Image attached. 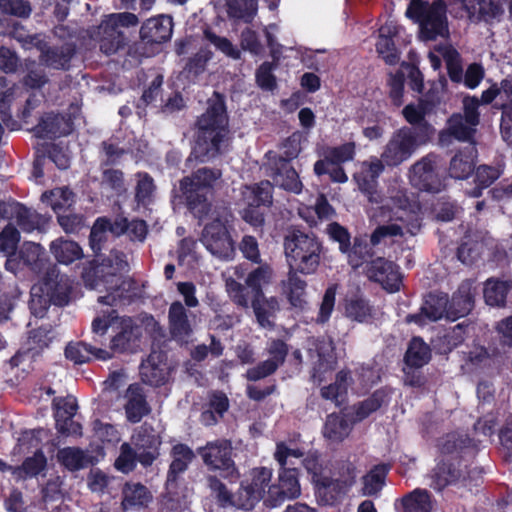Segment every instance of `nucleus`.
Here are the masks:
<instances>
[{
	"label": "nucleus",
	"mask_w": 512,
	"mask_h": 512,
	"mask_svg": "<svg viewBox=\"0 0 512 512\" xmlns=\"http://www.w3.org/2000/svg\"><path fill=\"white\" fill-rule=\"evenodd\" d=\"M373 217L379 223L371 234L373 245L379 244L386 237L416 235L421 227L420 206L403 191L391 196Z\"/></svg>",
	"instance_id": "1"
},
{
	"label": "nucleus",
	"mask_w": 512,
	"mask_h": 512,
	"mask_svg": "<svg viewBox=\"0 0 512 512\" xmlns=\"http://www.w3.org/2000/svg\"><path fill=\"white\" fill-rule=\"evenodd\" d=\"M197 140L192 154L201 162L224 152L229 144L228 116L224 98L215 92L197 120Z\"/></svg>",
	"instance_id": "2"
},
{
	"label": "nucleus",
	"mask_w": 512,
	"mask_h": 512,
	"mask_svg": "<svg viewBox=\"0 0 512 512\" xmlns=\"http://www.w3.org/2000/svg\"><path fill=\"white\" fill-rule=\"evenodd\" d=\"M289 268L304 275L314 274L320 264L322 244L313 235L292 231L284 239Z\"/></svg>",
	"instance_id": "3"
},
{
	"label": "nucleus",
	"mask_w": 512,
	"mask_h": 512,
	"mask_svg": "<svg viewBox=\"0 0 512 512\" xmlns=\"http://www.w3.org/2000/svg\"><path fill=\"white\" fill-rule=\"evenodd\" d=\"M405 14L419 24L422 40L431 41L448 37L446 6L441 0L432 3L411 0Z\"/></svg>",
	"instance_id": "4"
},
{
	"label": "nucleus",
	"mask_w": 512,
	"mask_h": 512,
	"mask_svg": "<svg viewBox=\"0 0 512 512\" xmlns=\"http://www.w3.org/2000/svg\"><path fill=\"white\" fill-rule=\"evenodd\" d=\"M221 176L220 170L204 167L180 181V190L195 217L202 219L208 214L210 203L205 191L212 189Z\"/></svg>",
	"instance_id": "5"
},
{
	"label": "nucleus",
	"mask_w": 512,
	"mask_h": 512,
	"mask_svg": "<svg viewBox=\"0 0 512 512\" xmlns=\"http://www.w3.org/2000/svg\"><path fill=\"white\" fill-rule=\"evenodd\" d=\"M273 278V271L268 265H262L248 273L245 284H242L232 277L226 278L225 288L231 301L243 309L250 308V292L253 297L262 296L263 288Z\"/></svg>",
	"instance_id": "6"
},
{
	"label": "nucleus",
	"mask_w": 512,
	"mask_h": 512,
	"mask_svg": "<svg viewBox=\"0 0 512 512\" xmlns=\"http://www.w3.org/2000/svg\"><path fill=\"white\" fill-rule=\"evenodd\" d=\"M479 100L476 97H465L463 99V114H453L447 121V127L440 133L441 143H445L448 137L458 141H471L476 127L480 123L478 111Z\"/></svg>",
	"instance_id": "7"
},
{
	"label": "nucleus",
	"mask_w": 512,
	"mask_h": 512,
	"mask_svg": "<svg viewBox=\"0 0 512 512\" xmlns=\"http://www.w3.org/2000/svg\"><path fill=\"white\" fill-rule=\"evenodd\" d=\"M425 141L415 129L396 130L383 148L381 158L387 166L395 167L407 161Z\"/></svg>",
	"instance_id": "8"
},
{
	"label": "nucleus",
	"mask_w": 512,
	"mask_h": 512,
	"mask_svg": "<svg viewBox=\"0 0 512 512\" xmlns=\"http://www.w3.org/2000/svg\"><path fill=\"white\" fill-rule=\"evenodd\" d=\"M138 18L132 13L109 15L98 27L100 49L106 55L114 54L123 44L124 38L119 27L135 26Z\"/></svg>",
	"instance_id": "9"
},
{
	"label": "nucleus",
	"mask_w": 512,
	"mask_h": 512,
	"mask_svg": "<svg viewBox=\"0 0 512 512\" xmlns=\"http://www.w3.org/2000/svg\"><path fill=\"white\" fill-rule=\"evenodd\" d=\"M102 266H108L113 269L108 280L97 281L95 285L91 286L93 289L101 291L100 287L106 288L107 294L100 296L98 302L114 306L119 300L123 298V286L126 284L119 276L116 275L117 271H122L127 267V261L123 252L118 250H111L109 256L103 260Z\"/></svg>",
	"instance_id": "10"
},
{
	"label": "nucleus",
	"mask_w": 512,
	"mask_h": 512,
	"mask_svg": "<svg viewBox=\"0 0 512 512\" xmlns=\"http://www.w3.org/2000/svg\"><path fill=\"white\" fill-rule=\"evenodd\" d=\"M232 443L227 439H218L208 442L205 446L198 448L204 464L212 471H222L227 476L237 472L235 462L232 458Z\"/></svg>",
	"instance_id": "11"
},
{
	"label": "nucleus",
	"mask_w": 512,
	"mask_h": 512,
	"mask_svg": "<svg viewBox=\"0 0 512 512\" xmlns=\"http://www.w3.org/2000/svg\"><path fill=\"white\" fill-rule=\"evenodd\" d=\"M227 219L215 218L203 230L201 241L206 249L214 256L228 260L233 258L235 248L227 231Z\"/></svg>",
	"instance_id": "12"
},
{
	"label": "nucleus",
	"mask_w": 512,
	"mask_h": 512,
	"mask_svg": "<svg viewBox=\"0 0 512 512\" xmlns=\"http://www.w3.org/2000/svg\"><path fill=\"white\" fill-rule=\"evenodd\" d=\"M437 157L428 154L415 162L409 170V179L412 186L421 191L439 193L445 184L436 171Z\"/></svg>",
	"instance_id": "13"
},
{
	"label": "nucleus",
	"mask_w": 512,
	"mask_h": 512,
	"mask_svg": "<svg viewBox=\"0 0 512 512\" xmlns=\"http://www.w3.org/2000/svg\"><path fill=\"white\" fill-rule=\"evenodd\" d=\"M272 479V471L268 468L261 467L252 471V479L250 483L242 484L238 491V504L237 507L250 510L261 499L265 503L267 491Z\"/></svg>",
	"instance_id": "14"
},
{
	"label": "nucleus",
	"mask_w": 512,
	"mask_h": 512,
	"mask_svg": "<svg viewBox=\"0 0 512 512\" xmlns=\"http://www.w3.org/2000/svg\"><path fill=\"white\" fill-rule=\"evenodd\" d=\"M138 452V462L144 467L151 466L159 457L160 436L151 425L144 423L131 437V446Z\"/></svg>",
	"instance_id": "15"
},
{
	"label": "nucleus",
	"mask_w": 512,
	"mask_h": 512,
	"mask_svg": "<svg viewBox=\"0 0 512 512\" xmlns=\"http://www.w3.org/2000/svg\"><path fill=\"white\" fill-rule=\"evenodd\" d=\"M384 164L382 158L370 157L360 163L359 170L354 174V180L359 189L367 195L370 202L379 203L382 201L376 186L378 177L384 171Z\"/></svg>",
	"instance_id": "16"
},
{
	"label": "nucleus",
	"mask_w": 512,
	"mask_h": 512,
	"mask_svg": "<svg viewBox=\"0 0 512 512\" xmlns=\"http://www.w3.org/2000/svg\"><path fill=\"white\" fill-rule=\"evenodd\" d=\"M364 272L367 277L381 286L388 292H396L401 285V276L397 266L382 257L365 262Z\"/></svg>",
	"instance_id": "17"
},
{
	"label": "nucleus",
	"mask_w": 512,
	"mask_h": 512,
	"mask_svg": "<svg viewBox=\"0 0 512 512\" xmlns=\"http://www.w3.org/2000/svg\"><path fill=\"white\" fill-rule=\"evenodd\" d=\"M301 494V488L295 470L286 469L280 475L277 484L267 491L265 506L274 508L284 501L295 499Z\"/></svg>",
	"instance_id": "18"
},
{
	"label": "nucleus",
	"mask_w": 512,
	"mask_h": 512,
	"mask_svg": "<svg viewBox=\"0 0 512 512\" xmlns=\"http://www.w3.org/2000/svg\"><path fill=\"white\" fill-rule=\"evenodd\" d=\"M0 216L15 222L24 232L38 230L44 222L43 217L36 211L14 201L0 202Z\"/></svg>",
	"instance_id": "19"
},
{
	"label": "nucleus",
	"mask_w": 512,
	"mask_h": 512,
	"mask_svg": "<svg viewBox=\"0 0 512 512\" xmlns=\"http://www.w3.org/2000/svg\"><path fill=\"white\" fill-rule=\"evenodd\" d=\"M448 296L445 293H431L422 304L419 312L406 316L407 323L425 326L430 322L447 317Z\"/></svg>",
	"instance_id": "20"
},
{
	"label": "nucleus",
	"mask_w": 512,
	"mask_h": 512,
	"mask_svg": "<svg viewBox=\"0 0 512 512\" xmlns=\"http://www.w3.org/2000/svg\"><path fill=\"white\" fill-rule=\"evenodd\" d=\"M268 169V176L271 177L275 186L295 194L302 191L303 184L299 175L287 160L282 158L269 159Z\"/></svg>",
	"instance_id": "21"
},
{
	"label": "nucleus",
	"mask_w": 512,
	"mask_h": 512,
	"mask_svg": "<svg viewBox=\"0 0 512 512\" xmlns=\"http://www.w3.org/2000/svg\"><path fill=\"white\" fill-rule=\"evenodd\" d=\"M462 460L458 457L441 460L432 475L435 489L441 490L449 484L473 477L474 471L467 472V465H462Z\"/></svg>",
	"instance_id": "22"
},
{
	"label": "nucleus",
	"mask_w": 512,
	"mask_h": 512,
	"mask_svg": "<svg viewBox=\"0 0 512 512\" xmlns=\"http://www.w3.org/2000/svg\"><path fill=\"white\" fill-rule=\"evenodd\" d=\"M351 477L339 483L330 476H318L315 478L316 498L319 504L332 506L347 493L351 487Z\"/></svg>",
	"instance_id": "23"
},
{
	"label": "nucleus",
	"mask_w": 512,
	"mask_h": 512,
	"mask_svg": "<svg viewBox=\"0 0 512 512\" xmlns=\"http://www.w3.org/2000/svg\"><path fill=\"white\" fill-rule=\"evenodd\" d=\"M170 374L166 354H148L140 365V375L144 383L160 386L166 383Z\"/></svg>",
	"instance_id": "24"
},
{
	"label": "nucleus",
	"mask_w": 512,
	"mask_h": 512,
	"mask_svg": "<svg viewBox=\"0 0 512 512\" xmlns=\"http://www.w3.org/2000/svg\"><path fill=\"white\" fill-rule=\"evenodd\" d=\"M194 314L188 313L180 301L173 302L168 311V324L174 339L184 340L193 332Z\"/></svg>",
	"instance_id": "25"
},
{
	"label": "nucleus",
	"mask_w": 512,
	"mask_h": 512,
	"mask_svg": "<svg viewBox=\"0 0 512 512\" xmlns=\"http://www.w3.org/2000/svg\"><path fill=\"white\" fill-rule=\"evenodd\" d=\"M172 459L166 477V487L175 488L178 478L183 474L195 458L194 451L186 444L177 443L170 450Z\"/></svg>",
	"instance_id": "26"
},
{
	"label": "nucleus",
	"mask_w": 512,
	"mask_h": 512,
	"mask_svg": "<svg viewBox=\"0 0 512 512\" xmlns=\"http://www.w3.org/2000/svg\"><path fill=\"white\" fill-rule=\"evenodd\" d=\"M42 285L54 305L64 306L69 302L71 281L66 275L59 274L53 268L47 273Z\"/></svg>",
	"instance_id": "27"
},
{
	"label": "nucleus",
	"mask_w": 512,
	"mask_h": 512,
	"mask_svg": "<svg viewBox=\"0 0 512 512\" xmlns=\"http://www.w3.org/2000/svg\"><path fill=\"white\" fill-rule=\"evenodd\" d=\"M121 494V508L123 511L147 508L153 500L150 490L139 482L125 483Z\"/></svg>",
	"instance_id": "28"
},
{
	"label": "nucleus",
	"mask_w": 512,
	"mask_h": 512,
	"mask_svg": "<svg viewBox=\"0 0 512 512\" xmlns=\"http://www.w3.org/2000/svg\"><path fill=\"white\" fill-rule=\"evenodd\" d=\"M474 306V292L472 283L463 282L457 292L453 294L451 301L448 300L447 318L454 321L467 315Z\"/></svg>",
	"instance_id": "29"
},
{
	"label": "nucleus",
	"mask_w": 512,
	"mask_h": 512,
	"mask_svg": "<svg viewBox=\"0 0 512 512\" xmlns=\"http://www.w3.org/2000/svg\"><path fill=\"white\" fill-rule=\"evenodd\" d=\"M172 28V18L161 15L147 20L141 27L140 36L148 43H162L170 39Z\"/></svg>",
	"instance_id": "30"
},
{
	"label": "nucleus",
	"mask_w": 512,
	"mask_h": 512,
	"mask_svg": "<svg viewBox=\"0 0 512 512\" xmlns=\"http://www.w3.org/2000/svg\"><path fill=\"white\" fill-rule=\"evenodd\" d=\"M72 131V122L59 114H45L34 128L37 137L56 138L69 134Z\"/></svg>",
	"instance_id": "31"
},
{
	"label": "nucleus",
	"mask_w": 512,
	"mask_h": 512,
	"mask_svg": "<svg viewBox=\"0 0 512 512\" xmlns=\"http://www.w3.org/2000/svg\"><path fill=\"white\" fill-rule=\"evenodd\" d=\"M75 52L74 45L65 43L61 46H47L39 55V64L48 68L65 70Z\"/></svg>",
	"instance_id": "32"
},
{
	"label": "nucleus",
	"mask_w": 512,
	"mask_h": 512,
	"mask_svg": "<svg viewBox=\"0 0 512 512\" xmlns=\"http://www.w3.org/2000/svg\"><path fill=\"white\" fill-rule=\"evenodd\" d=\"M127 402L124 406L128 421L139 422L150 411L143 390L138 384H131L125 394Z\"/></svg>",
	"instance_id": "33"
},
{
	"label": "nucleus",
	"mask_w": 512,
	"mask_h": 512,
	"mask_svg": "<svg viewBox=\"0 0 512 512\" xmlns=\"http://www.w3.org/2000/svg\"><path fill=\"white\" fill-rule=\"evenodd\" d=\"M472 441L467 434L450 433L443 437L439 442V449L443 459L455 458L464 459L471 448Z\"/></svg>",
	"instance_id": "34"
},
{
	"label": "nucleus",
	"mask_w": 512,
	"mask_h": 512,
	"mask_svg": "<svg viewBox=\"0 0 512 512\" xmlns=\"http://www.w3.org/2000/svg\"><path fill=\"white\" fill-rule=\"evenodd\" d=\"M250 307H252L258 324L263 328L272 326L271 318L279 310V301L276 297H265L264 294L250 299Z\"/></svg>",
	"instance_id": "35"
},
{
	"label": "nucleus",
	"mask_w": 512,
	"mask_h": 512,
	"mask_svg": "<svg viewBox=\"0 0 512 512\" xmlns=\"http://www.w3.org/2000/svg\"><path fill=\"white\" fill-rule=\"evenodd\" d=\"M50 252L61 264H71L83 257V250L75 241L60 237L50 244Z\"/></svg>",
	"instance_id": "36"
},
{
	"label": "nucleus",
	"mask_w": 512,
	"mask_h": 512,
	"mask_svg": "<svg viewBox=\"0 0 512 512\" xmlns=\"http://www.w3.org/2000/svg\"><path fill=\"white\" fill-rule=\"evenodd\" d=\"M404 383L412 387L423 385L424 379L419 369L430 361V354H405Z\"/></svg>",
	"instance_id": "37"
},
{
	"label": "nucleus",
	"mask_w": 512,
	"mask_h": 512,
	"mask_svg": "<svg viewBox=\"0 0 512 512\" xmlns=\"http://www.w3.org/2000/svg\"><path fill=\"white\" fill-rule=\"evenodd\" d=\"M475 152L473 147L457 152L450 161L449 175L459 180L468 178L474 169Z\"/></svg>",
	"instance_id": "38"
},
{
	"label": "nucleus",
	"mask_w": 512,
	"mask_h": 512,
	"mask_svg": "<svg viewBox=\"0 0 512 512\" xmlns=\"http://www.w3.org/2000/svg\"><path fill=\"white\" fill-rule=\"evenodd\" d=\"M351 430L352 423L344 415L332 413L326 418L323 435L330 441L341 442L349 436Z\"/></svg>",
	"instance_id": "39"
},
{
	"label": "nucleus",
	"mask_w": 512,
	"mask_h": 512,
	"mask_svg": "<svg viewBox=\"0 0 512 512\" xmlns=\"http://www.w3.org/2000/svg\"><path fill=\"white\" fill-rule=\"evenodd\" d=\"M464 8L470 17L490 21L502 14L501 5L495 0H464Z\"/></svg>",
	"instance_id": "40"
},
{
	"label": "nucleus",
	"mask_w": 512,
	"mask_h": 512,
	"mask_svg": "<svg viewBox=\"0 0 512 512\" xmlns=\"http://www.w3.org/2000/svg\"><path fill=\"white\" fill-rule=\"evenodd\" d=\"M242 196L247 206L270 205L272 203V185L263 181L255 186H245Z\"/></svg>",
	"instance_id": "41"
},
{
	"label": "nucleus",
	"mask_w": 512,
	"mask_h": 512,
	"mask_svg": "<svg viewBox=\"0 0 512 512\" xmlns=\"http://www.w3.org/2000/svg\"><path fill=\"white\" fill-rule=\"evenodd\" d=\"M58 461L68 470L77 471L90 464L91 457L77 447H66L57 452Z\"/></svg>",
	"instance_id": "42"
},
{
	"label": "nucleus",
	"mask_w": 512,
	"mask_h": 512,
	"mask_svg": "<svg viewBox=\"0 0 512 512\" xmlns=\"http://www.w3.org/2000/svg\"><path fill=\"white\" fill-rule=\"evenodd\" d=\"M512 283L509 280L488 279L484 286V299L490 306H502L505 303Z\"/></svg>",
	"instance_id": "43"
},
{
	"label": "nucleus",
	"mask_w": 512,
	"mask_h": 512,
	"mask_svg": "<svg viewBox=\"0 0 512 512\" xmlns=\"http://www.w3.org/2000/svg\"><path fill=\"white\" fill-rule=\"evenodd\" d=\"M402 512H431L433 503L427 490L415 489L401 499Z\"/></svg>",
	"instance_id": "44"
},
{
	"label": "nucleus",
	"mask_w": 512,
	"mask_h": 512,
	"mask_svg": "<svg viewBox=\"0 0 512 512\" xmlns=\"http://www.w3.org/2000/svg\"><path fill=\"white\" fill-rule=\"evenodd\" d=\"M228 16L250 23L258 11V0H225Z\"/></svg>",
	"instance_id": "45"
},
{
	"label": "nucleus",
	"mask_w": 512,
	"mask_h": 512,
	"mask_svg": "<svg viewBox=\"0 0 512 512\" xmlns=\"http://www.w3.org/2000/svg\"><path fill=\"white\" fill-rule=\"evenodd\" d=\"M42 200L46 201L52 209L59 215L69 209L75 202L74 193L67 187L55 188L42 195Z\"/></svg>",
	"instance_id": "46"
},
{
	"label": "nucleus",
	"mask_w": 512,
	"mask_h": 512,
	"mask_svg": "<svg viewBox=\"0 0 512 512\" xmlns=\"http://www.w3.org/2000/svg\"><path fill=\"white\" fill-rule=\"evenodd\" d=\"M43 256V247L34 242L24 243L18 254L23 264L30 267L36 273H40L45 265Z\"/></svg>",
	"instance_id": "47"
},
{
	"label": "nucleus",
	"mask_w": 512,
	"mask_h": 512,
	"mask_svg": "<svg viewBox=\"0 0 512 512\" xmlns=\"http://www.w3.org/2000/svg\"><path fill=\"white\" fill-rule=\"evenodd\" d=\"M388 470L389 465L379 464L374 466L369 473L363 477L362 493L364 496H374L382 490Z\"/></svg>",
	"instance_id": "48"
},
{
	"label": "nucleus",
	"mask_w": 512,
	"mask_h": 512,
	"mask_svg": "<svg viewBox=\"0 0 512 512\" xmlns=\"http://www.w3.org/2000/svg\"><path fill=\"white\" fill-rule=\"evenodd\" d=\"M505 163L497 160L493 164H482L475 169V181L482 188L492 185L503 173Z\"/></svg>",
	"instance_id": "49"
},
{
	"label": "nucleus",
	"mask_w": 512,
	"mask_h": 512,
	"mask_svg": "<svg viewBox=\"0 0 512 512\" xmlns=\"http://www.w3.org/2000/svg\"><path fill=\"white\" fill-rule=\"evenodd\" d=\"M437 52L440 53L446 63L450 79L454 82H461L464 73L460 63L459 53L451 46H439Z\"/></svg>",
	"instance_id": "50"
},
{
	"label": "nucleus",
	"mask_w": 512,
	"mask_h": 512,
	"mask_svg": "<svg viewBox=\"0 0 512 512\" xmlns=\"http://www.w3.org/2000/svg\"><path fill=\"white\" fill-rule=\"evenodd\" d=\"M312 363L311 378L313 381L321 383L326 378V374L335 369L337 358L335 354H313Z\"/></svg>",
	"instance_id": "51"
},
{
	"label": "nucleus",
	"mask_w": 512,
	"mask_h": 512,
	"mask_svg": "<svg viewBox=\"0 0 512 512\" xmlns=\"http://www.w3.org/2000/svg\"><path fill=\"white\" fill-rule=\"evenodd\" d=\"M204 37L210 44H212L218 51L223 53L225 56L233 60L241 59V50L236 45H234L228 38L219 36L209 29L204 31Z\"/></svg>",
	"instance_id": "52"
},
{
	"label": "nucleus",
	"mask_w": 512,
	"mask_h": 512,
	"mask_svg": "<svg viewBox=\"0 0 512 512\" xmlns=\"http://www.w3.org/2000/svg\"><path fill=\"white\" fill-rule=\"evenodd\" d=\"M53 304L49 295L45 293L42 283L34 285L31 288L30 310L37 318H43L49 308Z\"/></svg>",
	"instance_id": "53"
},
{
	"label": "nucleus",
	"mask_w": 512,
	"mask_h": 512,
	"mask_svg": "<svg viewBox=\"0 0 512 512\" xmlns=\"http://www.w3.org/2000/svg\"><path fill=\"white\" fill-rule=\"evenodd\" d=\"M299 271L290 269L288 279L283 282L285 292L292 305L300 306L302 303L301 297L305 293L306 282L298 276Z\"/></svg>",
	"instance_id": "54"
},
{
	"label": "nucleus",
	"mask_w": 512,
	"mask_h": 512,
	"mask_svg": "<svg viewBox=\"0 0 512 512\" xmlns=\"http://www.w3.org/2000/svg\"><path fill=\"white\" fill-rule=\"evenodd\" d=\"M346 316L357 322H366L372 317V307L362 298L347 300L345 308Z\"/></svg>",
	"instance_id": "55"
},
{
	"label": "nucleus",
	"mask_w": 512,
	"mask_h": 512,
	"mask_svg": "<svg viewBox=\"0 0 512 512\" xmlns=\"http://www.w3.org/2000/svg\"><path fill=\"white\" fill-rule=\"evenodd\" d=\"M354 155L355 144L353 142H348L337 147L327 148L322 160H327V162H330L333 165H340L353 160Z\"/></svg>",
	"instance_id": "56"
},
{
	"label": "nucleus",
	"mask_w": 512,
	"mask_h": 512,
	"mask_svg": "<svg viewBox=\"0 0 512 512\" xmlns=\"http://www.w3.org/2000/svg\"><path fill=\"white\" fill-rule=\"evenodd\" d=\"M433 109V105L426 100H419L404 107L402 113L406 121L412 125L420 124L425 116Z\"/></svg>",
	"instance_id": "57"
},
{
	"label": "nucleus",
	"mask_w": 512,
	"mask_h": 512,
	"mask_svg": "<svg viewBox=\"0 0 512 512\" xmlns=\"http://www.w3.org/2000/svg\"><path fill=\"white\" fill-rule=\"evenodd\" d=\"M138 461V452L130 443H123L120 447V454L115 460V467L123 473H129L136 467Z\"/></svg>",
	"instance_id": "58"
},
{
	"label": "nucleus",
	"mask_w": 512,
	"mask_h": 512,
	"mask_svg": "<svg viewBox=\"0 0 512 512\" xmlns=\"http://www.w3.org/2000/svg\"><path fill=\"white\" fill-rule=\"evenodd\" d=\"M27 74L23 79V83L30 89H40L48 83V76L44 72L43 68L35 61H29L26 63Z\"/></svg>",
	"instance_id": "59"
},
{
	"label": "nucleus",
	"mask_w": 512,
	"mask_h": 512,
	"mask_svg": "<svg viewBox=\"0 0 512 512\" xmlns=\"http://www.w3.org/2000/svg\"><path fill=\"white\" fill-rule=\"evenodd\" d=\"M19 241V231L12 223H9L0 233V251L5 255L15 254Z\"/></svg>",
	"instance_id": "60"
},
{
	"label": "nucleus",
	"mask_w": 512,
	"mask_h": 512,
	"mask_svg": "<svg viewBox=\"0 0 512 512\" xmlns=\"http://www.w3.org/2000/svg\"><path fill=\"white\" fill-rule=\"evenodd\" d=\"M240 47L241 52L246 51L254 56H258L263 52V45L257 32L248 27L241 31Z\"/></svg>",
	"instance_id": "61"
},
{
	"label": "nucleus",
	"mask_w": 512,
	"mask_h": 512,
	"mask_svg": "<svg viewBox=\"0 0 512 512\" xmlns=\"http://www.w3.org/2000/svg\"><path fill=\"white\" fill-rule=\"evenodd\" d=\"M46 467V457L42 451H37L32 457L27 458L21 467L15 469L14 473L19 476L25 473L27 476H36Z\"/></svg>",
	"instance_id": "62"
},
{
	"label": "nucleus",
	"mask_w": 512,
	"mask_h": 512,
	"mask_svg": "<svg viewBox=\"0 0 512 512\" xmlns=\"http://www.w3.org/2000/svg\"><path fill=\"white\" fill-rule=\"evenodd\" d=\"M314 172L318 176L329 174L330 179L333 182L345 183L348 181V177L344 169L340 165H333L332 163L327 162V160H318L314 164Z\"/></svg>",
	"instance_id": "63"
},
{
	"label": "nucleus",
	"mask_w": 512,
	"mask_h": 512,
	"mask_svg": "<svg viewBox=\"0 0 512 512\" xmlns=\"http://www.w3.org/2000/svg\"><path fill=\"white\" fill-rule=\"evenodd\" d=\"M136 200L139 203L146 204L150 202L152 194L155 190L153 179L147 173L137 174Z\"/></svg>",
	"instance_id": "64"
}]
</instances>
